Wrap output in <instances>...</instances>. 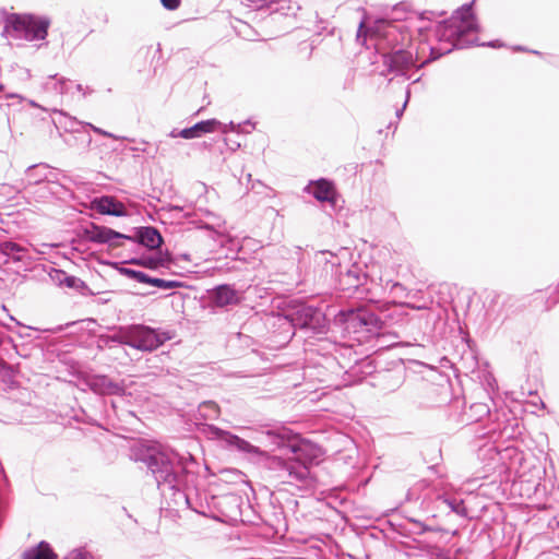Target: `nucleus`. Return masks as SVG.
Segmentation results:
<instances>
[{"instance_id":"nucleus-11","label":"nucleus","mask_w":559,"mask_h":559,"mask_svg":"<svg viewBox=\"0 0 559 559\" xmlns=\"http://www.w3.org/2000/svg\"><path fill=\"white\" fill-rule=\"evenodd\" d=\"M384 63L391 71H403L413 66V56L405 50H399L384 56Z\"/></svg>"},{"instance_id":"nucleus-15","label":"nucleus","mask_w":559,"mask_h":559,"mask_svg":"<svg viewBox=\"0 0 559 559\" xmlns=\"http://www.w3.org/2000/svg\"><path fill=\"white\" fill-rule=\"evenodd\" d=\"M338 283L342 289L357 288L359 285V277L354 270H347L345 273L340 272Z\"/></svg>"},{"instance_id":"nucleus-3","label":"nucleus","mask_w":559,"mask_h":559,"mask_svg":"<svg viewBox=\"0 0 559 559\" xmlns=\"http://www.w3.org/2000/svg\"><path fill=\"white\" fill-rule=\"evenodd\" d=\"M443 36L451 40H460L471 33L477 32L478 25L471 8H462L444 22Z\"/></svg>"},{"instance_id":"nucleus-7","label":"nucleus","mask_w":559,"mask_h":559,"mask_svg":"<svg viewBox=\"0 0 559 559\" xmlns=\"http://www.w3.org/2000/svg\"><path fill=\"white\" fill-rule=\"evenodd\" d=\"M216 435L227 444L233 445L240 451L266 456L265 452L261 451L259 448L252 445L251 443L239 438L238 436L231 435L230 432L221 429H216Z\"/></svg>"},{"instance_id":"nucleus-17","label":"nucleus","mask_w":559,"mask_h":559,"mask_svg":"<svg viewBox=\"0 0 559 559\" xmlns=\"http://www.w3.org/2000/svg\"><path fill=\"white\" fill-rule=\"evenodd\" d=\"M23 250L24 249L20 245L12 242V241H5V242L0 243V251L3 254L10 255L15 260L21 259L17 253L22 252Z\"/></svg>"},{"instance_id":"nucleus-16","label":"nucleus","mask_w":559,"mask_h":559,"mask_svg":"<svg viewBox=\"0 0 559 559\" xmlns=\"http://www.w3.org/2000/svg\"><path fill=\"white\" fill-rule=\"evenodd\" d=\"M199 411L204 418H218L221 415L219 406L213 401H206L200 404Z\"/></svg>"},{"instance_id":"nucleus-9","label":"nucleus","mask_w":559,"mask_h":559,"mask_svg":"<svg viewBox=\"0 0 559 559\" xmlns=\"http://www.w3.org/2000/svg\"><path fill=\"white\" fill-rule=\"evenodd\" d=\"M219 122L215 119H210L195 123L190 128L182 129L179 132V136L182 139H194L200 138L203 134L212 133L217 130Z\"/></svg>"},{"instance_id":"nucleus-14","label":"nucleus","mask_w":559,"mask_h":559,"mask_svg":"<svg viewBox=\"0 0 559 559\" xmlns=\"http://www.w3.org/2000/svg\"><path fill=\"white\" fill-rule=\"evenodd\" d=\"M146 462L147 466L153 473L168 471L169 461L167 455L164 454L163 452L153 451L152 453L148 454Z\"/></svg>"},{"instance_id":"nucleus-23","label":"nucleus","mask_w":559,"mask_h":559,"mask_svg":"<svg viewBox=\"0 0 559 559\" xmlns=\"http://www.w3.org/2000/svg\"><path fill=\"white\" fill-rule=\"evenodd\" d=\"M160 3L165 9L174 11L180 7L181 0H160Z\"/></svg>"},{"instance_id":"nucleus-6","label":"nucleus","mask_w":559,"mask_h":559,"mask_svg":"<svg viewBox=\"0 0 559 559\" xmlns=\"http://www.w3.org/2000/svg\"><path fill=\"white\" fill-rule=\"evenodd\" d=\"M211 295L215 306L221 308L230 305H238L241 300L238 292L227 284L218 285L211 292Z\"/></svg>"},{"instance_id":"nucleus-2","label":"nucleus","mask_w":559,"mask_h":559,"mask_svg":"<svg viewBox=\"0 0 559 559\" xmlns=\"http://www.w3.org/2000/svg\"><path fill=\"white\" fill-rule=\"evenodd\" d=\"M50 21L26 13H11L5 17V31L12 29L26 40H43L47 37Z\"/></svg>"},{"instance_id":"nucleus-1","label":"nucleus","mask_w":559,"mask_h":559,"mask_svg":"<svg viewBox=\"0 0 559 559\" xmlns=\"http://www.w3.org/2000/svg\"><path fill=\"white\" fill-rule=\"evenodd\" d=\"M266 435L272 438L277 448L287 449L293 454L287 460L281 456L270 457L273 466L287 472L289 483L306 479L309 475V466L322 456V450L319 445L287 430L267 431Z\"/></svg>"},{"instance_id":"nucleus-24","label":"nucleus","mask_w":559,"mask_h":559,"mask_svg":"<svg viewBox=\"0 0 559 559\" xmlns=\"http://www.w3.org/2000/svg\"><path fill=\"white\" fill-rule=\"evenodd\" d=\"M251 4L255 5L257 8H265L271 5L272 3L276 2L277 0H247Z\"/></svg>"},{"instance_id":"nucleus-13","label":"nucleus","mask_w":559,"mask_h":559,"mask_svg":"<svg viewBox=\"0 0 559 559\" xmlns=\"http://www.w3.org/2000/svg\"><path fill=\"white\" fill-rule=\"evenodd\" d=\"M23 559H57L49 544L40 542L37 547L24 552Z\"/></svg>"},{"instance_id":"nucleus-22","label":"nucleus","mask_w":559,"mask_h":559,"mask_svg":"<svg viewBox=\"0 0 559 559\" xmlns=\"http://www.w3.org/2000/svg\"><path fill=\"white\" fill-rule=\"evenodd\" d=\"M359 319L360 321L365 324V325H373V326H378L380 320L378 319V317H376L374 314L372 313H364L362 316H359Z\"/></svg>"},{"instance_id":"nucleus-19","label":"nucleus","mask_w":559,"mask_h":559,"mask_svg":"<svg viewBox=\"0 0 559 559\" xmlns=\"http://www.w3.org/2000/svg\"><path fill=\"white\" fill-rule=\"evenodd\" d=\"M151 285L164 289H170L181 286V284L176 281H165L162 278H152Z\"/></svg>"},{"instance_id":"nucleus-10","label":"nucleus","mask_w":559,"mask_h":559,"mask_svg":"<svg viewBox=\"0 0 559 559\" xmlns=\"http://www.w3.org/2000/svg\"><path fill=\"white\" fill-rule=\"evenodd\" d=\"M131 239V237L120 234L114 229L104 226H93L91 230V239L99 243H110L111 246H119L115 242L116 239Z\"/></svg>"},{"instance_id":"nucleus-18","label":"nucleus","mask_w":559,"mask_h":559,"mask_svg":"<svg viewBox=\"0 0 559 559\" xmlns=\"http://www.w3.org/2000/svg\"><path fill=\"white\" fill-rule=\"evenodd\" d=\"M318 262L320 264H324V270H328L329 265L331 269L341 266L337 257L330 252H321L320 257L318 258Z\"/></svg>"},{"instance_id":"nucleus-12","label":"nucleus","mask_w":559,"mask_h":559,"mask_svg":"<svg viewBox=\"0 0 559 559\" xmlns=\"http://www.w3.org/2000/svg\"><path fill=\"white\" fill-rule=\"evenodd\" d=\"M138 238L142 245L150 249H156L163 242L160 234L154 227H142L138 231Z\"/></svg>"},{"instance_id":"nucleus-20","label":"nucleus","mask_w":559,"mask_h":559,"mask_svg":"<svg viewBox=\"0 0 559 559\" xmlns=\"http://www.w3.org/2000/svg\"><path fill=\"white\" fill-rule=\"evenodd\" d=\"M127 274H129L132 278L140 283L150 284L153 277H150L143 272L134 271V270H126Z\"/></svg>"},{"instance_id":"nucleus-21","label":"nucleus","mask_w":559,"mask_h":559,"mask_svg":"<svg viewBox=\"0 0 559 559\" xmlns=\"http://www.w3.org/2000/svg\"><path fill=\"white\" fill-rule=\"evenodd\" d=\"M132 263L142 265L148 269H156L159 265V260L153 258H143L140 260H134Z\"/></svg>"},{"instance_id":"nucleus-8","label":"nucleus","mask_w":559,"mask_h":559,"mask_svg":"<svg viewBox=\"0 0 559 559\" xmlns=\"http://www.w3.org/2000/svg\"><path fill=\"white\" fill-rule=\"evenodd\" d=\"M309 189L311 190V193L318 201H321V202L326 201V202H331V203L335 202L336 190L332 182H330L325 179H320L316 182H312L309 186Z\"/></svg>"},{"instance_id":"nucleus-4","label":"nucleus","mask_w":559,"mask_h":559,"mask_svg":"<svg viewBox=\"0 0 559 559\" xmlns=\"http://www.w3.org/2000/svg\"><path fill=\"white\" fill-rule=\"evenodd\" d=\"M163 343L155 331L145 326H136L129 332V344L142 350H154Z\"/></svg>"},{"instance_id":"nucleus-25","label":"nucleus","mask_w":559,"mask_h":559,"mask_svg":"<svg viewBox=\"0 0 559 559\" xmlns=\"http://www.w3.org/2000/svg\"><path fill=\"white\" fill-rule=\"evenodd\" d=\"M70 559H94L92 555L87 552H78Z\"/></svg>"},{"instance_id":"nucleus-5","label":"nucleus","mask_w":559,"mask_h":559,"mask_svg":"<svg viewBox=\"0 0 559 559\" xmlns=\"http://www.w3.org/2000/svg\"><path fill=\"white\" fill-rule=\"evenodd\" d=\"M92 210L102 215L126 216L128 215L126 205L115 197L104 195L96 198L91 202Z\"/></svg>"}]
</instances>
